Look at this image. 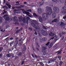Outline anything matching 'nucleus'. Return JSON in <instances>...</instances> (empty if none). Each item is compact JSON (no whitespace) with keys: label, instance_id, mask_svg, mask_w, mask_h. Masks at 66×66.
<instances>
[{"label":"nucleus","instance_id":"nucleus-51","mask_svg":"<svg viewBox=\"0 0 66 66\" xmlns=\"http://www.w3.org/2000/svg\"><path fill=\"white\" fill-rule=\"evenodd\" d=\"M43 29H45V30H47V29L46 28V27H43Z\"/></svg>","mask_w":66,"mask_h":66},{"label":"nucleus","instance_id":"nucleus-30","mask_svg":"<svg viewBox=\"0 0 66 66\" xmlns=\"http://www.w3.org/2000/svg\"><path fill=\"white\" fill-rule=\"evenodd\" d=\"M29 31H32V28H31V27H29Z\"/></svg>","mask_w":66,"mask_h":66},{"label":"nucleus","instance_id":"nucleus-10","mask_svg":"<svg viewBox=\"0 0 66 66\" xmlns=\"http://www.w3.org/2000/svg\"><path fill=\"white\" fill-rule=\"evenodd\" d=\"M38 11L39 14L42 13V9L39 8L38 9Z\"/></svg>","mask_w":66,"mask_h":66},{"label":"nucleus","instance_id":"nucleus-27","mask_svg":"<svg viewBox=\"0 0 66 66\" xmlns=\"http://www.w3.org/2000/svg\"><path fill=\"white\" fill-rule=\"evenodd\" d=\"M62 57L61 56H59L58 57V59H59V60L60 61H61V58Z\"/></svg>","mask_w":66,"mask_h":66},{"label":"nucleus","instance_id":"nucleus-44","mask_svg":"<svg viewBox=\"0 0 66 66\" xmlns=\"http://www.w3.org/2000/svg\"><path fill=\"white\" fill-rule=\"evenodd\" d=\"M19 2H20V1H19V2L17 1L15 2L16 3H18V4H19Z\"/></svg>","mask_w":66,"mask_h":66},{"label":"nucleus","instance_id":"nucleus-53","mask_svg":"<svg viewBox=\"0 0 66 66\" xmlns=\"http://www.w3.org/2000/svg\"><path fill=\"white\" fill-rule=\"evenodd\" d=\"M29 12H32V10H31V9H29Z\"/></svg>","mask_w":66,"mask_h":66},{"label":"nucleus","instance_id":"nucleus-29","mask_svg":"<svg viewBox=\"0 0 66 66\" xmlns=\"http://www.w3.org/2000/svg\"><path fill=\"white\" fill-rule=\"evenodd\" d=\"M7 56V57H11V54H8L6 55Z\"/></svg>","mask_w":66,"mask_h":66},{"label":"nucleus","instance_id":"nucleus-13","mask_svg":"<svg viewBox=\"0 0 66 66\" xmlns=\"http://www.w3.org/2000/svg\"><path fill=\"white\" fill-rule=\"evenodd\" d=\"M50 36H54L55 35V34L54 33H53L52 32H51L50 34H49Z\"/></svg>","mask_w":66,"mask_h":66},{"label":"nucleus","instance_id":"nucleus-20","mask_svg":"<svg viewBox=\"0 0 66 66\" xmlns=\"http://www.w3.org/2000/svg\"><path fill=\"white\" fill-rule=\"evenodd\" d=\"M18 44V40L15 41L14 43V45H17Z\"/></svg>","mask_w":66,"mask_h":66},{"label":"nucleus","instance_id":"nucleus-15","mask_svg":"<svg viewBox=\"0 0 66 66\" xmlns=\"http://www.w3.org/2000/svg\"><path fill=\"white\" fill-rule=\"evenodd\" d=\"M60 26H62L63 27H64V26H66V24H65L64 22H61V23L60 24Z\"/></svg>","mask_w":66,"mask_h":66},{"label":"nucleus","instance_id":"nucleus-6","mask_svg":"<svg viewBox=\"0 0 66 66\" xmlns=\"http://www.w3.org/2000/svg\"><path fill=\"white\" fill-rule=\"evenodd\" d=\"M42 52H44L43 54L44 55H46L47 54L46 52H45L46 51V49H47V48L46 47L43 46L42 47Z\"/></svg>","mask_w":66,"mask_h":66},{"label":"nucleus","instance_id":"nucleus-63","mask_svg":"<svg viewBox=\"0 0 66 66\" xmlns=\"http://www.w3.org/2000/svg\"><path fill=\"white\" fill-rule=\"evenodd\" d=\"M6 5H7V6H8L9 5V4H7V3H6Z\"/></svg>","mask_w":66,"mask_h":66},{"label":"nucleus","instance_id":"nucleus-36","mask_svg":"<svg viewBox=\"0 0 66 66\" xmlns=\"http://www.w3.org/2000/svg\"><path fill=\"white\" fill-rule=\"evenodd\" d=\"M29 19H30V18L29 17H27L26 18V19L27 21H28V20H29Z\"/></svg>","mask_w":66,"mask_h":66},{"label":"nucleus","instance_id":"nucleus-33","mask_svg":"<svg viewBox=\"0 0 66 66\" xmlns=\"http://www.w3.org/2000/svg\"><path fill=\"white\" fill-rule=\"evenodd\" d=\"M49 44H50V42H48L45 44V45L46 46H48L49 45Z\"/></svg>","mask_w":66,"mask_h":66},{"label":"nucleus","instance_id":"nucleus-23","mask_svg":"<svg viewBox=\"0 0 66 66\" xmlns=\"http://www.w3.org/2000/svg\"><path fill=\"white\" fill-rule=\"evenodd\" d=\"M33 15L35 17H38V16L35 13H34L33 14Z\"/></svg>","mask_w":66,"mask_h":66},{"label":"nucleus","instance_id":"nucleus-4","mask_svg":"<svg viewBox=\"0 0 66 66\" xmlns=\"http://www.w3.org/2000/svg\"><path fill=\"white\" fill-rule=\"evenodd\" d=\"M13 20L15 22L14 23L15 24H19V23L18 22V20L16 16H14L13 18Z\"/></svg>","mask_w":66,"mask_h":66},{"label":"nucleus","instance_id":"nucleus-56","mask_svg":"<svg viewBox=\"0 0 66 66\" xmlns=\"http://www.w3.org/2000/svg\"><path fill=\"white\" fill-rule=\"evenodd\" d=\"M9 38V37H8L7 38H6L5 39H4V40H6V39H8V38Z\"/></svg>","mask_w":66,"mask_h":66},{"label":"nucleus","instance_id":"nucleus-9","mask_svg":"<svg viewBox=\"0 0 66 66\" xmlns=\"http://www.w3.org/2000/svg\"><path fill=\"white\" fill-rule=\"evenodd\" d=\"M58 22V20L57 19H54L52 21V23L53 22Z\"/></svg>","mask_w":66,"mask_h":66},{"label":"nucleus","instance_id":"nucleus-59","mask_svg":"<svg viewBox=\"0 0 66 66\" xmlns=\"http://www.w3.org/2000/svg\"><path fill=\"white\" fill-rule=\"evenodd\" d=\"M55 60L54 59H53L52 60V61H53L54 62V61H55Z\"/></svg>","mask_w":66,"mask_h":66},{"label":"nucleus","instance_id":"nucleus-38","mask_svg":"<svg viewBox=\"0 0 66 66\" xmlns=\"http://www.w3.org/2000/svg\"><path fill=\"white\" fill-rule=\"evenodd\" d=\"M8 6V7L9 9H10V8L11 7V5L10 4Z\"/></svg>","mask_w":66,"mask_h":66},{"label":"nucleus","instance_id":"nucleus-31","mask_svg":"<svg viewBox=\"0 0 66 66\" xmlns=\"http://www.w3.org/2000/svg\"><path fill=\"white\" fill-rule=\"evenodd\" d=\"M63 10L66 11V6H64L63 8Z\"/></svg>","mask_w":66,"mask_h":66},{"label":"nucleus","instance_id":"nucleus-5","mask_svg":"<svg viewBox=\"0 0 66 66\" xmlns=\"http://www.w3.org/2000/svg\"><path fill=\"white\" fill-rule=\"evenodd\" d=\"M19 21L20 22H21V21H23V23H26V19H25V18H24L22 19V17L20 16L19 17Z\"/></svg>","mask_w":66,"mask_h":66},{"label":"nucleus","instance_id":"nucleus-8","mask_svg":"<svg viewBox=\"0 0 66 66\" xmlns=\"http://www.w3.org/2000/svg\"><path fill=\"white\" fill-rule=\"evenodd\" d=\"M23 38H21V39H20L19 40V44L18 45V46H22V44H21V40H22Z\"/></svg>","mask_w":66,"mask_h":66},{"label":"nucleus","instance_id":"nucleus-62","mask_svg":"<svg viewBox=\"0 0 66 66\" xmlns=\"http://www.w3.org/2000/svg\"><path fill=\"white\" fill-rule=\"evenodd\" d=\"M27 4V2H24L23 3V4Z\"/></svg>","mask_w":66,"mask_h":66},{"label":"nucleus","instance_id":"nucleus-42","mask_svg":"<svg viewBox=\"0 0 66 66\" xmlns=\"http://www.w3.org/2000/svg\"><path fill=\"white\" fill-rule=\"evenodd\" d=\"M34 34L35 35H37V33L35 31V32Z\"/></svg>","mask_w":66,"mask_h":66},{"label":"nucleus","instance_id":"nucleus-24","mask_svg":"<svg viewBox=\"0 0 66 66\" xmlns=\"http://www.w3.org/2000/svg\"><path fill=\"white\" fill-rule=\"evenodd\" d=\"M14 41H12V42L10 43V46H11H11H12V45H13V43H14Z\"/></svg>","mask_w":66,"mask_h":66},{"label":"nucleus","instance_id":"nucleus-54","mask_svg":"<svg viewBox=\"0 0 66 66\" xmlns=\"http://www.w3.org/2000/svg\"><path fill=\"white\" fill-rule=\"evenodd\" d=\"M6 27L7 28H9V25H7L6 26Z\"/></svg>","mask_w":66,"mask_h":66},{"label":"nucleus","instance_id":"nucleus-46","mask_svg":"<svg viewBox=\"0 0 66 66\" xmlns=\"http://www.w3.org/2000/svg\"><path fill=\"white\" fill-rule=\"evenodd\" d=\"M38 34H39V36L40 37H42V36L41 35V34H40V33H39Z\"/></svg>","mask_w":66,"mask_h":66},{"label":"nucleus","instance_id":"nucleus-19","mask_svg":"<svg viewBox=\"0 0 66 66\" xmlns=\"http://www.w3.org/2000/svg\"><path fill=\"white\" fill-rule=\"evenodd\" d=\"M5 20L7 21H9L10 20V17H6V18L5 19Z\"/></svg>","mask_w":66,"mask_h":66},{"label":"nucleus","instance_id":"nucleus-39","mask_svg":"<svg viewBox=\"0 0 66 66\" xmlns=\"http://www.w3.org/2000/svg\"><path fill=\"white\" fill-rule=\"evenodd\" d=\"M64 32H62V33L63 34V35H65V34H66V32H64Z\"/></svg>","mask_w":66,"mask_h":66},{"label":"nucleus","instance_id":"nucleus-58","mask_svg":"<svg viewBox=\"0 0 66 66\" xmlns=\"http://www.w3.org/2000/svg\"><path fill=\"white\" fill-rule=\"evenodd\" d=\"M6 2L5 1V0H4V2H3V3L4 4Z\"/></svg>","mask_w":66,"mask_h":66},{"label":"nucleus","instance_id":"nucleus-28","mask_svg":"<svg viewBox=\"0 0 66 66\" xmlns=\"http://www.w3.org/2000/svg\"><path fill=\"white\" fill-rule=\"evenodd\" d=\"M18 55L19 56H21L22 55V53H21V52L19 53Z\"/></svg>","mask_w":66,"mask_h":66},{"label":"nucleus","instance_id":"nucleus-16","mask_svg":"<svg viewBox=\"0 0 66 66\" xmlns=\"http://www.w3.org/2000/svg\"><path fill=\"white\" fill-rule=\"evenodd\" d=\"M53 43H51L50 45L48 46V48H51L52 46H53Z\"/></svg>","mask_w":66,"mask_h":66},{"label":"nucleus","instance_id":"nucleus-11","mask_svg":"<svg viewBox=\"0 0 66 66\" xmlns=\"http://www.w3.org/2000/svg\"><path fill=\"white\" fill-rule=\"evenodd\" d=\"M44 2H43L42 3H41V2L39 3V4L38 5V7H40L41 6H42V5H43L44 4Z\"/></svg>","mask_w":66,"mask_h":66},{"label":"nucleus","instance_id":"nucleus-12","mask_svg":"<svg viewBox=\"0 0 66 66\" xmlns=\"http://www.w3.org/2000/svg\"><path fill=\"white\" fill-rule=\"evenodd\" d=\"M39 21L40 22H43V20H42V18L41 16H40L39 17Z\"/></svg>","mask_w":66,"mask_h":66},{"label":"nucleus","instance_id":"nucleus-45","mask_svg":"<svg viewBox=\"0 0 66 66\" xmlns=\"http://www.w3.org/2000/svg\"><path fill=\"white\" fill-rule=\"evenodd\" d=\"M59 34V36L60 37H62V34H61V33Z\"/></svg>","mask_w":66,"mask_h":66},{"label":"nucleus","instance_id":"nucleus-64","mask_svg":"<svg viewBox=\"0 0 66 66\" xmlns=\"http://www.w3.org/2000/svg\"><path fill=\"white\" fill-rule=\"evenodd\" d=\"M2 57V54H0V58H1Z\"/></svg>","mask_w":66,"mask_h":66},{"label":"nucleus","instance_id":"nucleus-49","mask_svg":"<svg viewBox=\"0 0 66 66\" xmlns=\"http://www.w3.org/2000/svg\"><path fill=\"white\" fill-rule=\"evenodd\" d=\"M53 2H56L57 0H52Z\"/></svg>","mask_w":66,"mask_h":66},{"label":"nucleus","instance_id":"nucleus-14","mask_svg":"<svg viewBox=\"0 0 66 66\" xmlns=\"http://www.w3.org/2000/svg\"><path fill=\"white\" fill-rule=\"evenodd\" d=\"M46 38H42V39H41L40 40V42L41 43H42V41H46V40L45 39H46Z\"/></svg>","mask_w":66,"mask_h":66},{"label":"nucleus","instance_id":"nucleus-2","mask_svg":"<svg viewBox=\"0 0 66 66\" xmlns=\"http://www.w3.org/2000/svg\"><path fill=\"white\" fill-rule=\"evenodd\" d=\"M32 21L34 23H31V26H32V27H33L36 29H37L38 30H39V31L38 30V31L39 32L40 30V27L38 26H36V25H38L39 24V23H38V22H37L35 20H33Z\"/></svg>","mask_w":66,"mask_h":66},{"label":"nucleus","instance_id":"nucleus-61","mask_svg":"<svg viewBox=\"0 0 66 66\" xmlns=\"http://www.w3.org/2000/svg\"><path fill=\"white\" fill-rule=\"evenodd\" d=\"M31 55L33 57H34V55H33V54H32Z\"/></svg>","mask_w":66,"mask_h":66},{"label":"nucleus","instance_id":"nucleus-50","mask_svg":"<svg viewBox=\"0 0 66 66\" xmlns=\"http://www.w3.org/2000/svg\"><path fill=\"white\" fill-rule=\"evenodd\" d=\"M1 32H4L5 31V30H4L3 31V29H2L1 30Z\"/></svg>","mask_w":66,"mask_h":66},{"label":"nucleus","instance_id":"nucleus-18","mask_svg":"<svg viewBox=\"0 0 66 66\" xmlns=\"http://www.w3.org/2000/svg\"><path fill=\"white\" fill-rule=\"evenodd\" d=\"M27 50V47L26 46H24V48L23 49V51H26V50Z\"/></svg>","mask_w":66,"mask_h":66},{"label":"nucleus","instance_id":"nucleus-25","mask_svg":"<svg viewBox=\"0 0 66 66\" xmlns=\"http://www.w3.org/2000/svg\"><path fill=\"white\" fill-rule=\"evenodd\" d=\"M23 60V61H22V65H24V62H25V61H24V60Z\"/></svg>","mask_w":66,"mask_h":66},{"label":"nucleus","instance_id":"nucleus-55","mask_svg":"<svg viewBox=\"0 0 66 66\" xmlns=\"http://www.w3.org/2000/svg\"><path fill=\"white\" fill-rule=\"evenodd\" d=\"M10 40H13V38H10Z\"/></svg>","mask_w":66,"mask_h":66},{"label":"nucleus","instance_id":"nucleus-35","mask_svg":"<svg viewBox=\"0 0 66 66\" xmlns=\"http://www.w3.org/2000/svg\"><path fill=\"white\" fill-rule=\"evenodd\" d=\"M62 50H61L60 51L58 52L57 53V54H61V51H62Z\"/></svg>","mask_w":66,"mask_h":66},{"label":"nucleus","instance_id":"nucleus-17","mask_svg":"<svg viewBox=\"0 0 66 66\" xmlns=\"http://www.w3.org/2000/svg\"><path fill=\"white\" fill-rule=\"evenodd\" d=\"M58 2L59 3H64V0H59Z\"/></svg>","mask_w":66,"mask_h":66},{"label":"nucleus","instance_id":"nucleus-1","mask_svg":"<svg viewBox=\"0 0 66 66\" xmlns=\"http://www.w3.org/2000/svg\"><path fill=\"white\" fill-rule=\"evenodd\" d=\"M46 13H43L42 14L43 20L46 21L48 18L49 15H51L52 12V9L51 7L48 6L46 7Z\"/></svg>","mask_w":66,"mask_h":66},{"label":"nucleus","instance_id":"nucleus-26","mask_svg":"<svg viewBox=\"0 0 66 66\" xmlns=\"http://www.w3.org/2000/svg\"><path fill=\"white\" fill-rule=\"evenodd\" d=\"M3 47H0V52H1L2 50H3Z\"/></svg>","mask_w":66,"mask_h":66},{"label":"nucleus","instance_id":"nucleus-43","mask_svg":"<svg viewBox=\"0 0 66 66\" xmlns=\"http://www.w3.org/2000/svg\"><path fill=\"white\" fill-rule=\"evenodd\" d=\"M37 45L38 46V47H40V46L38 45V43L37 42Z\"/></svg>","mask_w":66,"mask_h":66},{"label":"nucleus","instance_id":"nucleus-37","mask_svg":"<svg viewBox=\"0 0 66 66\" xmlns=\"http://www.w3.org/2000/svg\"><path fill=\"white\" fill-rule=\"evenodd\" d=\"M27 12L24 11H23V13L24 14H26Z\"/></svg>","mask_w":66,"mask_h":66},{"label":"nucleus","instance_id":"nucleus-48","mask_svg":"<svg viewBox=\"0 0 66 66\" xmlns=\"http://www.w3.org/2000/svg\"><path fill=\"white\" fill-rule=\"evenodd\" d=\"M5 7H6V6H4L3 7V9H5Z\"/></svg>","mask_w":66,"mask_h":66},{"label":"nucleus","instance_id":"nucleus-41","mask_svg":"<svg viewBox=\"0 0 66 66\" xmlns=\"http://www.w3.org/2000/svg\"><path fill=\"white\" fill-rule=\"evenodd\" d=\"M19 32H20L19 31L17 30L15 32V33L16 34L18 33H19Z\"/></svg>","mask_w":66,"mask_h":66},{"label":"nucleus","instance_id":"nucleus-34","mask_svg":"<svg viewBox=\"0 0 66 66\" xmlns=\"http://www.w3.org/2000/svg\"><path fill=\"white\" fill-rule=\"evenodd\" d=\"M17 45H16V44H14V48H15V49H16L17 48Z\"/></svg>","mask_w":66,"mask_h":66},{"label":"nucleus","instance_id":"nucleus-60","mask_svg":"<svg viewBox=\"0 0 66 66\" xmlns=\"http://www.w3.org/2000/svg\"><path fill=\"white\" fill-rule=\"evenodd\" d=\"M32 49L34 51H35V48H34V47H33Z\"/></svg>","mask_w":66,"mask_h":66},{"label":"nucleus","instance_id":"nucleus-3","mask_svg":"<svg viewBox=\"0 0 66 66\" xmlns=\"http://www.w3.org/2000/svg\"><path fill=\"white\" fill-rule=\"evenodd\" d=\"M53 11L54 12L52 14V18L53 19L55 18L56 17V13H59L60 10L59 8L57 7H54L53 8Z\"/></svg>","mask_w":66,"mask_h":66},{"label":"nucleus","instance_id":"nucleus-47","mask_svg":"<svg viewBox=\"0 0 66 66\" xmlns=\"http://www.w3.org/2000/svg\"><path fill=\"white\" fill-rule=\"evenodd\" d=\"M63 18L64 19H66V15H65V16H63Z\"/></svg>","mask_w":66,"mask_h":66},{"label":"nucleus","instance_id":"nucleus-7","mask_svg":"<svg viewBox=\"0 0 66 66\" xmlns=\"http://www.w3.org/2000/svg\"><path fill=\"white\" fill-rule=\"evenodd\" d=\"M41 33L44 36H47V35H48V33L47 32L43 30H41Z\"/></svg>","mask_w":66,"mask_h":66},{"label":"nucleus","instance_id":"nucleus-57","mask_svg":"<svg viewBox=\"0 0 66 66\" xmlns=\"http://www.w3.org/2000/svg\"><path fill=\"white\" fill-rule=\"evenodd\" d=\"M26 14H30V13L28 12H27Z\"/></svg>","mask_w":66,"mask_h":66},{"label":"nucleus","instance_id":"nucleus-21","mask_svg":"<svg viewBox=\"0 0 66 66\" xmlns=\"http://www.w3.org/2000/svg\"><path fill=\"white\" fill-rule=\"evenodd\" d=\"M63 63V61H60L59 63V66H62V65Z\"/></svg>","mask_w":66,"mask_h":66},{"label":"nucleus","instance_id":"nucleus-40","mask_svg":"<svg viewBox=\"0 0 66 66\" xmlns=\"http://www.w3.org/2000/svg\"><path fill=\"white\" fill-rule=\"evenodd\" d=\"M54 37H53V38H51L50 39V40H51V39H52V40H53V39H54Z\"/></svg>","mask_w":66,"mask_h":66},{"label":"nucleus","instance_id":"nucleus-22","mask_svg":"<svg viewBox=\"0 0 66 66\" xmlns=\"http://www.w3.org/2000/svg\"><path fill=\"white\" fill-rule=\"evenodd\" d=\"M21 7H17V9H21V7H24V5H21L20 6Z\"/></svg>","mask_w":66,"mask_h":66},{"label":"nucleus","instance_id":"nucleus-32","mask_svg":"<svg viewBox=\"0 0 66 66\" xmlns=\"http://www.w3.org/2000/svg\"><path fill=\"white\" fill-rule=\"evenodd\" d=\"M62 13L63 14H66V10H64L63 11H62Z\"/></svg>","mask_w":66,"mask_h":66},{"label":"nucleus","instance_id":"nucleus-52","mask_svg":"<svg viewBox=\"0 0 66 66\" xmlns=\"http://www.w3.org/2000/svg\"><path fill=\"white\" fill-rule=\"evenodd\" d=\"M18 10H16V9H14V12H16V11H18Z\"/></svg>","mask_w":66,"mask_h":66}]
</instances>
